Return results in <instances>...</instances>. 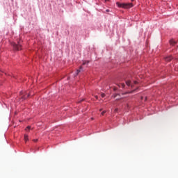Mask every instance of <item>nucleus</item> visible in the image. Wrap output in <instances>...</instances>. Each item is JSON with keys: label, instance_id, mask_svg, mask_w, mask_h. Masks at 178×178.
I'll use <instances>...</instances> for the list:
<instances>
[{"label": "nucleus", "instance_id": "1", "mask_svg": "<svg viewBox=\"0 0 178 178\" xmlns=\"http://www.w3.org/2000/svg\"><path fill=\"white\" fill-rule=\"evenodd\" d=\"M116 5L118 8H122V9H130V8H133V6H134V4H133V3L116 2Z\"/></svg>", "mask_w": 178, "mask_h": 178}, {"label": "nucleus", "instance_id": "2", "mask_svg": "<svg viewBox=\"0 0 178 178\" xmlns=\"http://www.w3.org/2000/svg\"><path fill=\"white\" fill-rule=\"evenodd\" d=\"M13 47V49H15V51H20V49H22V44L18 43V44H16L15 42H13L12 44Z\"/></svg>", "mask_w": 178, "mask_h": 178}, {"label": "nucleus", "instance_id": "3", "mask_svg": "<svg viewBox=\"0 0 178 178\" xmlns=\"http://www.w3.org/2000/svg\"><path fill=\"white\" fill-rule=\"evenodd\" d=\"M172 59H173V57H172V56H169L168 57H166L165 58V60H166V62H170V60H172Z\"/></svg>", "mask_w": 178, "mask_h": 178}, {"label": "nucleus", "instance_id": "4", "mask_svg": "<svg viewBox=\"0 0 178 178\" xmlns=\"http://www.w3.org/2000/svg\"><path fill=\"white\" fill-rule=\"evenodd\" d=\"M126 84H127V86H128V87H130V86H131V88H133V87H134V85L131 84V81H127Z\"/></svg>", "mask_w": 178, "mask_h": 178}, {"label": "nucleus", "instance_id": "5", "mask_svg": "<svg viewBox=\"0 0 178 178\" xmlns=\"http://www.w3.org/2000/svg\"><path fill=\"white\" fill-rule=\"evenodd\" d=\"M30 95H33L32 92H31L27 95V97H30ZM22 98L23 99H26V96H23V97H22Z\"/></svg>", "mask_w": 178, "mask_h": 178}, {"label": "nucleus", "instance_id": "6", "mask_svg": "<svg viewBox=\"0 0 178 178\" xmlns=\"http://www.w3.org/2000/svg\"><path fill=\"white\" fill-rule=\"evenodd\" d=\"M170 45H176V41L171 40H170Z\"/></svg>", "mask_w": 178, "mask_h": 178}, {"label": "nucleus", "instance_id": "7", "mask_svg": "<svg viewBox=\"0 0 178 178\" xmlns=\"http://www.w3.org/2000/svg\"><path fill=\"white\" fill-rule=\"evenodd\" d=\"M24 140L26 142L29 141V136L28 135H24Z\"/></svg>", "mask_w": 178, "mask_h": 178}, {"label": "nucleus", "instance_id": "8", "mask_svg": "<svg viewBox=\"0 0 178 178\" xmlns=\"http://www.w3.org/2000/svg\"><path fill=\"white\" fill-rule=\"evenodd\" d=\"M119 87H122V88H124V83H120V85H118Z\"/></svg>", "mask_w": 178, "mask_h": 178}, {"label": "nucleus", "instance_id": "9", "mask_svg": "<svg viewBox=\"0 0 178 178\" xmlns=\"http://www.w3.org/2000/svg\"><path fill=\"white\" fill-rule=\"evenodd\" d=\"M90 63V61H83V65H88Z\"/></svg>", "mask_w": 178, "mask_h": 178}, {"label": "nucleus", "instance_id": "10", "mask_svg": "<svg viewBox=\"0 0 178 178\" xmlns=\"http://www.w3.org/2000/svg\"><path fill=\"white\" fill-rule=\"evenodd\" d=\"M108 12H111V10L109 9H107L105 11H103V13H106Z\"/></svg>", "mask_w": 178, "mask_h": 178}, {"label": "nucleus", "instance_id": "11", "mask_svg": "<svg viewBox=\"0 0 178 178\" xmlns=\"http://www.w3.org/2000/svg\"><path fill=\"white\" fill-rule=\"evenodd\" d=\"M81 72V70H77L76 76H77V74H79Z\"/></svg>", "mask_w": 178, "mask_h": 178}, {"label": "nucleus", "instance_id": "12", "mask_svg": "<svg viewBox=\"0 0 178 178\" xmlns=\"http://www.w3.org/2000/svg\"><path fill=\"white\" fill-rule=\"evenodd\" d=\"M101 97H102V98H105V94L104 93H102L101 94Z\"/></svg>", "mask_w": 178, "mask_h": 178}, {"label": "nucleus", "instance_id": "13", "mask_svg": "<svg viewBox=\"0 0 178 178\" xmlns=\"http://www.w3.org/2000/svg\"><path fill=\"white\" fill-rule=\"evenodd\" d=\"M105 113H106V111H104L103 112H102V115H105Z\"/></svg>", "mask_w": 178, "mask_h": 178}, {"label": "nucleus", "instance_id": "14", "mask_svg": "<svg viewBox=\"0 0 178 178\" xmlns=\"http://www.w3.org/2000/svg\"><path fill=\"white\" fill-rule=\"evenodd\" d=\"M30 129H31V127H30V126H28V127H26V130H30Z\"/></svg>", "mask_w": 178, "mask_h": 178}, {"label": "nucleus", "instance_id": "15", "mask_svg": "<svg viewBox=\"0 0 178 178\" xmlns=\"http://www.w3.org/2000/svg\"><path fill=\"white\" fill-rule=\"evenodd\" d=\"M138 82H137V81H134V84H137Z\"/></svg>", "mask_w": 178, "mask_h": 178}, {"label": "nucleus", "instance_id": "16", "mask_svg": "<svg viewBox=\"0 0 178 178\" xmlns=\"http://www.w3.org/2000/svg\"><path fill=\"white\" fill-rule=\"evenodd\" d=\"M131 92H133V91H131V92H127L126 94H131Z\"/></svg>", "mask_w": 178, "mask_h": 178}, {"label": "nucleus", "instance_id": "17", "mask_svg": "<svg viewBox=\"0 0 178 178\" xmlns=\"http://www.w3.org/2000/svg\"><path fill=\"white\" fill-rule=\"evenodd\" d=\"M34 143H37V141H38V139H35L33 140Z\"/></svg>", "mask_w": 178, "mask_h": 178}, {"label": "nucleus", "instance_id": "18", "mask_svg": "<svg viewBox=\"0 0 178 178\" xmlns=\"http://www.w3.org/2000/svg\"><path fill=\"white\" fill-rule=\"evenodd\" d=\"M95 98H96V99H98V96L97 95L95 96Z\"/></svg>", "mask_w": 178, "mask_h": 178}, {"label": "nucleus", "instance_id": "19", "mask_svg": "<svg viewBox=\"0 0 178 178\" xmlns=\"http://www.w3.org/2000/svg\"><path fill=\"white\" fill-rule=\"evenodd\" d=\"M118 97V95H114V98H116Z\"/></svg>", "mask_w": 178, "mask_h": 178}, {"label": "nucleus", "instance_id": "20", "mask_svg": "<svg viewBox=\"0 0 178 178\" xmlns=\"http://www.w3.org/2000/svg\"><path fill=\"white\" fill-rule=\"evenodd\" d=\"M115 112H118V108H115Z\"/></svg>", "mask_w": 178, "mask_h": 178}, {"label": "nucleus", "instance_id": "21", "mask_svg": "<svg viewBox=\"0 0 178 178\" xmlns=\"http://www.w3.org/2000/svg\"><path fill=\"white\" fill-rule=\"evenodd\" d=\"M127 108H129V104H127Z\"/></svg>", "mask_w": 178, "mask_h": 178}, {"label": "nucleus", "instance_id": "22", "mask_svg": "<svg viewBox=\"0 0 178 178\" xmlns=\"http://www.w3.org/2000/svg\"><path fill=\"white\" fill-rule=\"evenodd\" d=\"M80 69H83V67H80Z\"/></svg>", "mask_w": 178, "mask_h": 178}, {"label": "nucleus", "instance_id": "23", "mask_svg": "<svg viewBox=\"0 0 178 178\" xmlns=\"http://www.w3.org/2000/svg\"><path fill=\"white\" fill-rule=\"evenodd\" d=\"M134 1V0H131V2Z\"/></svg>", "mask_w": 178, "mask_h": 178}, {"label": "nucleus", "instance_id": "24", "mask_svg": "<svg viewBox=\"0 0 178 178\" xmlns=\"http://www.w3.org/2000/svg\"><path fill=\"white\" fill-rule=\"evenodd\" d=\"M102 111V109H100V111Z\"/></svg>", "mask_w": 178, "mask_h": 178}]
</instances>
